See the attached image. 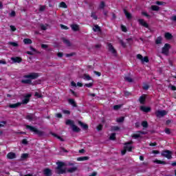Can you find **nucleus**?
Here are the masks:
<instances>
[{
    "label": "nucleus",
    "mask_w": 176,
    "mask_h": 176,
    "mask_svg": "<svg viewBox=\"0 0 176 176\" xmlns=\"http://www.w3.org/2000/svg\"><path fill=\"white\" fill-rule=\"evenodd\" d=\"M27 130H30L32 133H34L38 135V137H43L45 135V132L43 131H39L38 129L35 128V126H32L31 125H25Z\"/></svg>",
    "instance_id": "f257e3e1"
},
{
    "label": "nucleus",
    "mask_w": 176,
    "mask_h": 176,
    "mask_svg": "<svg viewBox=\"0 0 176 176\" xmlns=\"http://www.w3.org/2000/svg\"><path fill=\"white\" fill-rule=\"evenodd\" d=\"M65 124L67 126H72V131H74V133H79V131H80V128L75 125V122H74V120H67Z\"/></svg>",
    "instance_id": "f03ea898"
},
{
    "label": "nucleus",
    "mask_w": 176,
    "mask_h": 176,
    "mask_svg": "<svg viewBox=\"0 0 176 176\" xmlns=\"http://www.w3.org/2000/svg\"><path fill=\"white\" fill-rule=\"evenodd\" d=\"M57 167L56 168V174H65L66 173V169L63 168L64 166H65V164L64 162H58L56 163Z\"/></svg>",
    "instance_id": "7ed1b4c3"
},
{
    "label": "nucleus",
    "mask_w": 176,
    "mask_h": 176,
    "mask_svg": "<svg viewBox=\"0 0 176 176\" xmlns=\"http://www.w3.org/2000/svg\"><path fill=\"white\" fill-rule=\"evenodd\" d=\"M170 49H171V46L168 43H166L162 47V53L165 56H168V52H170Z\"/></svg>",
    "instance_id": "20e7f679"
},
{
    "label": "nucleus",
    "mask_w": 176,
    "mask_h": 176,
    "mask_svg": "<svg viewBox=\"0 0 176 176\" xmlns=\"http://www.w3.org/2000/svg\"><path fill=\"white\" fill-rule=\"evenodd\" d=\"M39 74L38 73H30V74L24 76L27 79H38Z\"/></svg>",
    "instance_id": "39448f33"
},
{
    "label": "nucleus",
    "mask_w": 176,
    "mask_h": 176,
    "mask_svg": "<svg viewBox=\"0 0 176 176\" xmlns=\"http://www.w3.org/2000/svg\"><path fill=\"white\" fill-rule=\"evenodd\" d=\"M166 115H167V111H166V110H158L155 111L157 118H163V116H166Z\"/></svg>",
    "instance_id": "423d86ee"
},
{
    "label": "nucleus",
    "mask_w": 176,
    "mask_h": 176,
    "mask_svg": "<svg viewBox=\"0 0 176 176\" xmlns=\"http://www.w3.org/2000/svg\"><path fill=\"white\" fill-rule=\"evenodd\" d=\"M162 156H164V157H166L167 159H172V157H173L171 156V151H170L168 150L162 151Z\"/></svg>",
    "instance_id": "0eeeda50"
},
{
    "label": "nucleus",
    "mask_w": 176,
    "mask_h": 176,
    "mask_svg": "<svg viewBox=\"0 0 176 176\" xmlns=\"http://www.w3.org/2000/svg\"><path fill=\"white\" fill-rule=\"evenodd\" d=\"M107 46L109 48V52L112 53V54H113L114 56H116L117 52L116 50H115V48L113 47V45H112L111 43H107Z\"/></svg>",
    "instance_id": "6e6552de"
},
{
    "label": "nucleus",
    "mask_w": 176,
    "mask_h": 176,
    "mask_svg": "<svg viewBox=\"0 0 176 176\" xmlns=\"http://www.w3.org/2000/svg\"><path fill=\"white\" fill-rule=\"evenodd\" d=\"M131 144H133V141L125 143V146L124 147V149H126L129 152H131V151L133 150V147L131 146Z\"/></svg>",
    "instance_id": "1a4fd4ad"
},
{
    "label": "nucleus",
    "mask_w": 176,
    "mask_h": 176,
    "mask_svg": "<svg viewBox=\"0 0 176 176\" xmlns=\"http://www.w3.org/2000/svg\"><path fill=\"white\" fill-rule=\"evenodd\" d=\"M139 23L140 25H143V27H145V28H149V25L144 19H139L138 20Z\"/></svg>",
    "instance_id": "9d476101"
},
{
    "label": "nucleus",
    "mask_w": 176,
    "mask_h": 176,
    "mask_svg": "<svg viewBox=\"0 0 176 176\" xmlns=\"http://www.w3.org/2000/svg\"><path fill=\"white\" fill-rule=\"evenodd\" d=\"M151 107H145V106H141L140 107V111H142V112H145L146 113H148V112H151Z\"/></svg>",
    "instance_id": "9b49d317"
},
{
    "label": "nucleus",
    "mask_w": 176,
    "mask_h": 176,
    "mask_svg": "<svg viewBox=\"0 0 176 176\" xmlns=\"http://www.w3.org/2000/svg\"><path fill=\"white\" fill-rule=\"evenodd\" d=\"M11 60H12V61H13V63H21V61H23V59L19 56L12 57Z\"/></svg>",
    "instance_id": "f8f14e48"
},
{
    "label": "nucleus",
    "mask_w": 176,
    "mask_h": 176,
    "mask_svg": "<svg viewBox=\"0 0 176 176\" xmlns=\"http://www.w3.org/2000/svg\"><path fill=\"white\" fill-rule=\"evenodd\" d=\"M31 97V94H28L25 98L22 100V104H28L30 102V98Z\"/></svg>",
    "instance_id": "ddd939ff"
},
{
    "label": "nucleus",
    "mask_w": 176,
    "mask_h": 176,
    "mask_svg": "<svg viewBox=\"0 0 176 176\" xmlns=\"http://www.w3.org/2000/svg\"><path fill=\"white\" fill-rule=\"evenodd\" d=\"M68 102L69 104H70V105H72V107H74L75 108L78 107V104H76V102H75V100L72 98L68 99Z\"/></svg>",
    "instance_id": "4468645a"
},
{
    "label": "nucleus",
    "mask_w": 176,
    "mask_h": 176,
    "mask_svg": "<svg viewBox=\"0 0 176 176\" xmlns=\"http://www.w3.org/2000/svg\"><path fill=\"white\" fill-rule=\"evenodd\" d=\"M78 124L83 129V130H87V129H89V126L82 122V121H78Z\"/></svg>",
    "instance_id": "2eb2a0df"
},
{
    "label": "nucleus",
    "mask_w": 176,
    "mask_h": 176,
    "mask_svg": "<svg viewBox=\"0 0 176 176\" xmlns=\"http://www.w3.org/2000/svg\"><path fill=\"white\" fill-rule=\"evenodd\" d=\"M124 13L126 19H128V20H130L133 18V16H131V14L130 12H128L127 10L124 9Z\"/></svg>",
    "instance_id": "dca6fc26"
},
{
    "label": "nucleus",
    "mask_w": 176,
    "mask_h": 176,
    "mask_svg": "<svg viewBox=\"0 0 176 176\" xmlns=\"http://www.w3.org/2000/svg\"><path fill=\"white\" fill-rule=\"evenodd\" d=\"M44 175L45 176H52V170L49 168H45L44 170Z\"/></svg>",
    "instance_id": "f3484780"
},
{
    "label": "nucleus",
    "mask_w": 176,
    "mask_h": 176,
    "mask_svg": "<svg viewBox=\"0 0 176 176\" xmlns=\"http://www.w3.org/2000/svg\"><path fill=\"white\" fill-rule=\"evenodd\" d=\"M71 28L74 32L79 31V25H76V24L71 25Z\"/></svg>",
    "instance_id": "a211bd4d"
},
{
    "label": "nucleus",
    "mask_w": 176,
    "mask_h": 176,
    "mask_svg": "<svg viewBox=\"0 0 176 176\" xmlns=\"http://www.w3.org/2000/svg\"><path fill=\"white\" fill-rule=\"evenodd\" d=\"M7 157L8 159H16V153H9L8 155H7Z\"/></svg>",
    "instance_id": "6ab92c4d"
},
{
    "label": "nucleus",
    "mask_w": 176,
    "mask_h": 176,
    "mask_svg": "<svg viewBox=\"0 0 176 176\" xmlns=\"http://www.w3.org/2000/svg\"><path fill=\"white\" fill-rule=\"evenodd\" d=\"M94 32H101V28L98 25H95L93 28Z\"/></svg>",
    "instance_id": "aec40b11"
},
{
    "label": "nucleus",
    "mask_w": 176,
    "mask_h": 176,
    "mask_svg": "<svg viewBox=\"0 0 176 176\" xmlns=\"http://www.w3.org/2000/svg\"><path fill=\"white\" fill-rule=\"evenodd\" d=\"M162 41H163V38H162V36H158L155 40L156 45H162Z\"/></svg>",
    "instance_id": "412c9836"
},
{
    "label": "nucleus",
    "mask_w": 176,
    "mask_h": 176,
    "mask_svg": "<svg viewBox=\"0 0 176 176\" xmlns=\"http://www.w3.org/2000/svg\"><path fill=\"white\" fill-rule=\"evenodd\" d=\"M23 43H25V45H31V43H32V40L30 38H24Z\"/></svg>",
    "instance_id": "4be33fe9"
},
{
    "label": "nucleus",
    "mask_w": 176,
    "mask_h": 176,
    "mask_svg": "<svg viewBox=\"0 0 176 176\" xmlns=\"http://www.w3.org/2000/svg\"><path fill=\"white\" fill-rule=\"evenodd\" d=\"M20 105H21V103L20 102H17L15 104H11L9 105L10 108H18V107H20Z\"/></svg>",
    "instance_id": "5701e85b"
},
{
    "label": "nucleus",
    "mask_w": 176,
    "mask_h": 176,
    "mask_svg": "<svg viewBox=\"0 0 176 176\" xmlns=\"http://www.w3.org/2000/svg\"><path fill=\"white\" fill-rule=\"evenodd\" d=\"M166 39H173V34L169 33V32H166L165 33V35H164Z\"/></svg>",
    "instance_id": "b1692460"
},
{
    "label": "nucleus",
    "mask_w": 176,
    "mask_h": 176,
    "mask_svg": "<svg viewBox=\"0 0 176 176\" xmlns=\"http://www.w3.org/2000/svg\"><path fill=\"white\" fill-rule=\"evenodd\" d=\"M32 82V81L30 79L21 80V83H23L24 85H31Z\"/></svg>",
    "instance_id": "393cba45"
},
{
    "label": "nucleus",
    "mask_w": 176,
    "mask_h": 176,
    "mask_svg": "<svg viewBox=\"0 0 176 176\" xmlns=\"http://www.w3.org/2000/svg\"><path fill=\"white\" fill-rule=\"evenodd\" d=\"M78 170V167L74 166L67 170V173H75Z\"/></svg>",
    "instance_id": "a878e982"
},
{
    "label": "nucleus",
    "mask_w": 176,
    "mask_h": 176,
    "mask_svg": "<svg viewBox=\"0 0 176 176\" xmlns=\"http://www.w3.org/2000/svg\"><path fill=\"white\" fill-rule=\"evenodd\" d=\"M63 43H65V45H67L69 47L71 46V42L69 41V40L66 38H63Z\"/></svg>",
    "instance_id": "bb28decb"
},
{
    "label": "nucleus",
    "mask_w": 176,
    "mask_h": 176,
    "mask_svg": "<svg viewBox=\"0 0 176 176\" xmlns=\"http://www.w3.org/2000/svg\"><path fill=\"white\" fill-rule=\"evenodd\" d=\"M146 98H145V96H140L139 98V101H140V104H145Z\"/></svg>",
    "instance_id": "cd10ccee"
},
{
    "label": "nucleus",
    "mask_w": 176,
    "mask_h": 176,
    "mask_svg": "<svg viewBox=\"0 0 176 176\" xmlns=\"http://www.w3.org/2000/svg\"><path fill=\"white\" fill-rule=\"evenodd\" d=\"M82 78L85 80H91V77L89 74H84Z\"/></svg>",
    "instance_id": "c85d7f7f"
},
{
    "label": "nucleus",
    "mask_w": 176,
    "mask_h": 176,
    "mask_svg": "<svg viewBox=\"0 0 176 176\" xmlns=\"http://www.w3.org/2000/svg\"><path fill=\"white\" fill-rule=\"evenodd\" d=\"M77 160L78 162H83L85 160H89V157H80L77 158Z\"/></svg>",
    "instance_id": "c756f323"
},
{
    "label": "nucleus",
    "mask_w": 176,
    "mask_h": 176,
    "mask_svg": "<svg viewBox=\"0 0 176 176\" xmlns=\"http://www.w3.org/2000/svg\"><path fill=\"white\" fill-rule=\"evenodd\" d=\"M154 163H157V164H167V162L159 160H155Z\"/></svg>",
    "instance_id": "7c9ffc66"
},
{
    "label": "nucleus",
    "mask_w": 176,
    "mask_h": 176,
    "mask_svg": "<svg viewBox=\"0 0 176 176\" xmlns=\"http://www.w3.org/2000/svg\"><path fill=\"white\" fill-rule=\"evenodd\" d=\"M132 138H134L135 140H137L138 138H141V135L140 134V133H134L133 135H132Z\"/></svg>",
    "instance_id": "2f4dec72"
},
{
    "label": "nucleus",
    "mask_w": 176,
    "mask_h": 176,
    "mask_svg": "<svg viewBox=\"0 0 176 176\" xmlns=\"http://www.w3.org/2000/svg\"><path fill=\"white\" fill-rule=\"evenodd\" d=\"M26 119L28 120H34V114H28L26 116Z\"/></svg>",
    "instance_id": "473e14b6"
},
{
    "label": "nucleus",
    "mask_w": 176,
    "mask_h": 176,
    "mask_svg": "<svg viewBox=\"0 0 176 176\" xmlns=\"http://www.w3.org/2000/svg\"><path fill=\"white\" fill-rule=\"evenodd\" d=\"M52 135L56 137V138H58V140H60V141L64 142V139H63V138H61L60 136H58L57 134L52 133Z\"/></svg>",
    "instance_id": "72a5a7b5"
},
{
    "label": "nucleus",
    "mask_w": 176,
    "mask_h": 176,
    "mask_svg": "<svg viewBox=\"0 0 176 176\" xmlns=\"http://www.w3.org/2000/svg\"><path fill=\"white\" fill-rule=\"evenodd\" d=\"M120 130V127L117 126H113L111 127V131H119Z\"/></svg>",
    "instance_id": "f704fd0d"
},
{
    "label": "nucleus",
    "mask_w": 176,
    "mask_h": 176,
    "mask_svg": "<svg viewBox=\"0 0 176 176\" xmlns=\"http://www.w3.org/2000/svg\"><path fill=\"white\" fill-rule=\"evenodd\" d=\"M124 80H126V82H129V83H131V82H133V78H131V77H129V76H126L124 77Z\"/></svg>",
    "instance_id": "c9c22d12"
},
{
    "label": "nucleus",
    "mask_w": 176,
    "mask_h": 176,
    "mask_svg": "<svg viewBox=\"0 0 176 176\" xmlns=\"http://www.w3.org/2000/svg\"><path fill=\"white\" fill-rule=\"evenodd\" d=\"M109 140H111V141H114V140H116V133H111L109 137Z\"/></svg>",
    "instance_id": "e433bc0d"
},
{
    "label": "nucleus",
    "mask_w": 176,
    "mask_h": 176,
    "mask_svg": "<svg viewBox=\"0 0 176 176\" xmlns=\"http://www.w3.org/2000/svg\"><path fill=\"white\" fill-rule=\"evenodd\" d=\"M151 9H152V10H153L154 12H157V11H159L160 8H159V6H151Z\"/></svg>",
    "instance_id": "4c0bfd02"
},
{
    "label": "nucleus",
    "mask_w": 176,
    "mask_h": 176,
    "mask_svg": "<svg viewBox=\"0 0 176 176\" xmlns=\"http://www.w3.org/2000/svg\"><path fill=\"white\" fill-rule=\"evenodd\" d=\"M142 127H144V129L148 128V122H146V121H143V122H142Z\"/></svg>",
    "instance_id": "58836bf2"
},
{
    "label": "nucleus",
    "mask_w": 176,
    "mask_h": 176,
    "mask_svg": "<svg viewBox=\"0 0 176 176\" xmlns=\"http://www.w3.org/2000/svg\"><path fill=\"white\" fill-rule=\"evenodd\" d=\"M118 123H123L124 122V117H120L117 119Z\"/></svg>",
    "instance_id": "ea45409f"
},
{
    "label": "nucleus",
    "mask_w": 176,
    "mask_h": 176,
    "mask_svg": "<svg viewBox=\"0 0 176 176\" xmlns=\"http://www.w3.org/2000/svg\"><path fill=\"white\" fill-rule=\"evenodd\" d=\"M105 8V2L101 1L99 6V9H104Z\"/></svg>",
    "instance_id": "a19ab883"
},
{
    "label": "nucleus",
    "mask_w": 176,
    "mask_h": 176,
    "mask_svg": "<svg viewBox=\"0 0 176 176\" xmlns=\"http://www.w3.org/2000/svg\"><path fill=\"white\" fill-rule=\"evenodd\" d=\"M142 63H149V58L148 56H144L142 60Z\"/></svg>",
    "instance_id": "79ce46f5"
},
{
    "label": "nucleus",
    "mask_w": 176,
    "mask_h": 176,
    "mask_svg": "<svg viewBox=\"0 0 176 176\" xmlns=\"http://www.w3.org/2000/svg\"><path fill=\"white\" fill-rule=\"evenodd\" d=\"M91 17H93V19H94V20H97V19H98L97 15H96V12H91Z\"/></svg>",
    "instance_id": "37998d69"
},
{
    "label": "nucleus",
    "mask_w": 176,
    "mask_h": 176,
    "mask_svg": "<svg viewBox=\"0 0 176 176\" xmlns=\"http://www.w3.org/2000/svg\"><path fill=\"white\" fill-rule=\"evenodd\" d=\"M9 45H11V46H13L14 47H17V46H19V44L17 43H14V42L9 43Z\"/></svg>",
    "instance_id": "c03bdc74"
},
{
    "label": "nucleus",
    "mask_w": 176,
    "mask_h": 176,
    "mask_svg": "<svg viewBox=\"0 0 176 176\" xmlns=\"http://www.w3.org/2000/svg\"><path fill=\"white\" fill-rule=\"evenodd\" d=\"M121 30L123 31V32H127V28L123 25H121Z\"/></svg>",
    "instance_id": "a18cd8bd"
},
{
    "label": "nucleus",
    "mask_w": 176,
    "mask_h": 176,
    "mask_svg": "<svg viewBox=\"0 0 176 176\" xmlns=\"http://www.w3.org/2000/svg\"><path fill=\"white\" fill-rule=\"evenodd\" d=\"M21 159H27L28 157V153H23L21 156Z\"/></svg>",
    "instance_id": "49530a36"
},
{
    "label": "nucleus",
    "mask_w": 176,
    "mask_h": 176,
    "mask_svg": "<svg viewBox=\"0 0 176 176\" xmlns=\"http://www.w3.org/2000/svg\"><path fill=\"white\" fill-rule=\"evenodd\" d=\"M102 127H103V125L100 124L98 126H97V130L98 131H101V130H102Z\"/></svg>",
    "instance_id": "de8ad7c7"
},
{
    "label": "nucleus",
    "mask_w": 176,
    "mask_h": 176,
    "mask_svg": "<svg viewBox=\"0 0 176 176\" xmlns=\"http://www.w3.org/2000/svg\"><path fill=\"white\" fill-rule=\"evenodd\" d=\"M40 27L43 31H46L47 30V27H46L45 25H41Z\"/></svg>",
    "instance_id": "09e8293b"
},
{
    "label": "nucleus",
    "mask_w": 176,
    "mask_h": 176,
    "mask_svg": "<svg viewBox=\"0 0 176 176\" xmlns=\"http://www.w3.org/2000/svg\"><path fill=\"white\" fill-rule=\"evenodd\" d=\"M45 9H46L45 6H40L39 11L40 12H43V10H45Z\"/></svg>",
    "instance_id": "8fccbe9b"
},
{
    "label": "nucleus",
    "mask_w": 176,
    "mask_h": 176,
    "mask_svg": "<svg viewBox=\"0 0 176 176\" xmlns=\"http://www.w3.org/2000/svg\"><path fill=\"white\" fill-rule=\"evenodd\" d=\"M137 58H138V60H140L142 61V59L144 58V57L142 56V55L138 54L137 55Z\"/></svg>",
    "instance_id": "3c124183"
},
{
    "label": "nucleus",
    "mask_w": 176,
    "mask_h": 176,
    "mask_svg": "<svg viewBox=\"0 0 176 176\" xmlns=\"http://www.w3.org/2000/svg\"><path fill=\"white\" fill-rule=\"evenodd\" d=\"M165 133L166 134H171V131L168 128L165 129Z\"/></svg>",
    "instance_id": "603ef678"
},
{
    "label": "nucleus",
    "mask_w": 176,
    "mask_h": 176,
    "mask_svg": "<svg viewBox=\"0 0 176 176\" xmlns=\"http://www.w3.org/2000/svg\"><path fill=\"white\" fill-rule=\"evenodd\" d=\"M120 43L122 47H126V43L122 40H120Z\"/></svg>",
    "instance_id": "864d4df0"
},
{
    "label": "nucleus",
    "mask_w": 176,
    "mask_h": 176,
    "mask_svg": "<svg viewBox=\"0 0 176 176\" xmlns=\"http://www.w3.org/2000/svg\"><path fill=\"white\" fill-rule=\"evenodd\" d=\"M60 8H67V4L65 2H61L60 3Z\"/></svg>",
    "instance_id": "5fc2aeb1"
},
{
    "label": "nucleus",
    "mask_w": 176,
    "mask_h": 176,
    "mask_svg": "<svg viewBox=\"0 0 176 176\" xmlns=\"http://www.w3.org/2000/svg\"><path fill=\"white\" fill-rule=\"evenodd\" d=\"M93 82L91 83H88V84H85L84 86H85L86 87H93Z\"/></svg>",
    "instance_id": "6e6d98bb"
},
{
    "label": "nucleus",
    "mask_w": 176,
    "mask_h": 176,
    "mask_svg": "<svg viewBox=\"0 0 176 176\" xmlns=\"http://www.w3.org/2000/svg\"><path fill=\"white\" fill-rule=\"evenodd\" d=\"M72 94H73V96H74V97H78V94H76V92H75L74 90L71 89L70 90Z\"/></svg>",
    "instance_id": "4d7b16f0"
},
{
    "label": "nucleus",
    "mask_w": 176,
    "mask_h": 176,
    "mask_svg": "<svg viewBox=\"0 0 176 176\" xmlns=\"http://www.w3.org/2000/svg\"><path fill=\"white\" fill-rule=\"evenodd\" d=\"M22 144H23L24 145H27V144H28V141L27 140V139H23L22 140Z\"/></svg>",
    "instance_id": "13d9d810"
},
{
    "label": "nucleus",
    "mask_w": 176,
    "mask_h": 176,
    "mask_svg": "<svg viewBox=\"0 0 176 176\" xmlns=\"http://www.w3.org/2000/svg\"><path fill=\"white\" fill-rule=\"evenodd\" d=\"M63 113H65L66 115H71V111L68 110H63Z\"/></svg>",
    "instance_id": "bf43d9fd"
},
{
    "label": "nucleus",
    "mask_w": 176,
    "mask_h": 176,
    "mask_svg": "<svg viewBox=\"0 0 176 176\" xmlns=\"http://www.w3.org/2000/svg\"><path fill=\"white\" fill-rule=\"evenodd\" d=\"M113 109L116 110V111H118V109H120V105H115L113 107Z\"/></svg>",
    "instance_id": "052dcab7"
},
{
    "label": "nucleus",
    "mask_w": 176,
    "mask_h": 176,
    "mask_svg": "<svg viewBox=\"0 0 176 176\" xmlns=\"http://www.w3.org/2000/svg\"><path fill=\"white\" fill-rule=\"evenodd\" d=\"M5 124H6V122L5 121H2L0 122V127H3V126H5Z\"/></svg>",
    "instance_id": "680f3d73"
},
{
    "label": "nucleus",
    "mask_w": 176,
    "mask_h": 176,
    "mask_svg": "<svg viewBox=\"0 0 176 176\" xmlns=\"http://www.w3.org/2000/svg\"><path fill=\"white\" fill-rule=\"evenodd\" d=\"M143 89H144V90H148V89H149V85H144L143 86Z\"/></svg>",
    "instance_id": "e2e57ef3"
},
{
    "label": "nucleus",
    "mask_w": 176,
    "mask_h": 176,
    "mask_svg": "<svg viewBox=\"0 0 176 176\" xmlns=\"http://www.w3.org/2000/svg\"><path fill=\"white\" fill-rule=\"evenodd\" d=\"M60 28H63V30H68V27L61 24L60 25Z\"/></svg>",
    "instance_id": "0e129e2a"
},
{
    "label": "nucleus",
    "mask_w": 176,
    "mask_h": 176,
    "mask_svg": "<svg viewBox=\"0 0 176 176\" xmlns=\"http://www.w3.org/2000/svg\"><path fill=\"white\" fill-rule=\"evenodd\" d=\"M60 152H65L66 153H68V151L63 147L60 148Z\"/></svg>",
    "instance_id": "69168bd1"
},
{
    "label": "nucleus",
    "mask_w": 176,
    "mask_h": 176,
    "mask_svg": "<svg viewBox=\"0 0 176 176\" xmlns=\"http://www.w3.org/2000/svg\"><path fill=\"white\" fill-rule=\"evenodd\" d=\"M0 64L6 65V60H0Z\"/></svg>",
    "instance_id": "338daca9"
},
{
    "label": "nucleus",
    "mask_w": 176,
    "mask_h": 176,
    "mask_svg": "<svg viewBox=\"0 0 176 176\" xmlns=\"http://www.w3.org/2000/svg\"><path fill=\"white\" fill-rule=\"evenodd\" d=\"M57 56H58V57L61 58V57H63V52H58V53L57 54Z\"/></svg>",
    "instance_id": "774afa93"
}]
</instances>
